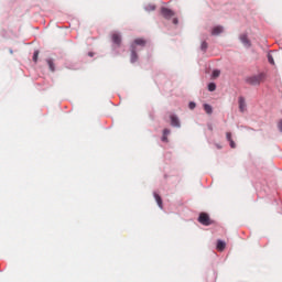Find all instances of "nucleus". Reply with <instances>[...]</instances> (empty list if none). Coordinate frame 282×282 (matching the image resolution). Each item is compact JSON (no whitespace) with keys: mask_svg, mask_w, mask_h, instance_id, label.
Returning a JSON list of instances; mask_svg holds the SVG:
<instances>
[{"mask_svg":"<svg viewBox=\"0 0 282 282\" xmlns=\"http://www.w3.org/2000/svg\"><path fill=\"white\" fill-rule=\"evenodd\" d=\"M268 61L271 65H274V58L272 57V55H268Z\"/></svg>","mask_w":282,"mask_h":282,"instance_id":"obj_19","label":"nucleus"},{"mask_svg":"<svg viewBox=\"0 0 282 282\" xmlns=\"http://www.w3.org/2000/svg\"><path fill=\"white\" fill-rule=\"evenodd\" d=\"M198 221L203 226H210V224H213V220H210V216H208V214L206 213L199 214Z\"/></svg>","mask_w":282,"mask_h":282,"instance_id":"obj_2","label":"nucleus"},{"mask_svg":"<svg viewBox=\"0 0 282 282\" xmlns=\"http://www.w3.org/2000/svg\"><path fill=\"white\" fill-rule=\"evenodd\" d=\"M161 14L164 19H173V17H175V12H173V10L166 8V7H163L161 8Z\"/></svg>","mask_w":282,"mask_h":282,"instance_id":"obj_4","label":"nucleus"},{"mask_svg":"<svg viewBox=\"0 0 282 282\" xmlns=\"http://www.w3.org/2000/svg\"><path fill=\"white\" fill-rule=\"evenodd\" d=\"M226 138H227L228 142H230V140H232V133L227 132Z\"/></svg>","mask_w":282,"mask_h":282,"instance_id":"obj_20","label":"nucleus"},{"mask_svg":"<svg viewBox=\"0 0 282 282\" xmlns=\"http://www.w3.org/2000/svg\"><path fill=\"white\" fill-rule=\"evenodd\" d=\"M171 134V130L170 129H164L163 130V135H170Z\"/></svg>","mask_w":282,"mask_h":282,"instance_id":"obj_23","label":"nucleus"},{"mask_svg":"<svg viewBox=\"0 0 282 282\" xmlns=\"http://www.w3.org/2000/svg\"><path fill=\"white\" fill-rule=\"evenodd\" d=\"M154 199H155V202H156L159 208H163V205H162V197L159 196L158 193H154Z\"/></svg>","mask_w":282,"mask_h":282,"instance_id":"obj_12","label":"nucleus"},{"mask_svg":"<svg viewBox=\"0 0 282 282\" xmlns=\"http://www.w3.org/2000/svg\"><path fill=\"white\" fill-rule=\"evenodd\" d=\"M216 248L218 252H224V250H226V242L223 240H218Z\"/></svg>","mask_w":282,"mask_h":282,"instance_id":"obj_9","label":"nucleus"},{"mask_svg":"<svg viewBox=\"0 0 282 282\" xmlns=\"http://www.w3.org/2000/svg\"><path fill=\"white\" fill-rule=\"evenodd\" d=\"M173 23H174V25H177V23H180V21L177 20V18H174V19H173Z\"/></svg>","mask_w":282,"mask_h":282,"instance_id":"obj_25","label":"nucleus"},{"mask_svg":"<svg viewBox=\"0 0 282 282\" xmlns=\"http://www.w3.org/2000/svg\"><path fill=\"white\" fill-rule=\"evenodd\" d=\"M170 118H171V124L173 127H176L177 129L182 127V124L180 123V119L176 116L172 115Z\"/></svg>","mask_w":282,"mask_h":282,"instance_id":"obj_7","label":"nucleus"},{"mask_svg":"<svg viewBox=\"0 0 282 282\" xmlns=\"http://www.w3.org/2000/svg\"><path fill=\"white\" fill-rule=\"evenodd\" d=\"M265 80V74L260 73L258 75H253V76H249L246 78V83H248V85H261V83H263Z\"/></svg>","mask_w":282,"mask_h":282,"instance_id":"obj_1","label":"nucleus"},{"mask_svg":"<svg viewBox=\"0 0 282 282\" xmlns=\"http://www.w3.org/2000/svg\"><path fill=\"white\" fill-rule=\"evenodd\" d=\"M238 102H239V109L241 113H243V111H246V98L239 97Z\"/></svg>","mask_w":282,"mask_h":282,"instance_id":"obj_8","label":"nucleus"},{"mask_svg":"<svg viewBox=\"0 0 282 282\" xmlns=\"http://www.w3.org/2000/svg\"><path fill=\"white\" fill-rule=\"evenodd\" d=\"M200 50H202L203 52H206V51L208 50V43L203 42V43L200 44Z\"/></svg>","mask_w":282,"mask_h":282,"instance_id":"obj_16","label":"nucleus"},{"mask_svg":"<svg viewBox=\"0 0 282 282\" xmlns=\"http://www.w3.org/2000/svg\"><path fill=\"white\" fill-rule=\"evenodd\" d=\"M239 39L245 47H252V42H250V39H248V34L242 33L240 34Z\"/></svg>","mask_w":282,"mask_h":282,"instance_id":"obj_5","label":"nucleus"},{"mask_svg":"<svg viewBox=\"0 0 282 282\" xmlns=\"http://www.w3.org/2000/svg\"><path fill=\"white\" fill-rule=\"evenodd\" d=\"M112 43H115V45H118V47H120V44L122 43V37L120 36V34L118 33L112 34Z\"/></svg>","mask_w":282,"mask_h":282,"instance_id":"obj_6","label":"nucleus"},{"mask_svg":"<svg viewBox=\"0 0 282 282\" xmlns=\"http://www.w3.org/2000/svg\"><path fill=\"white\" fill-rule=\"evenodd\" d=\"M221 75V70H219V69H215V70H213V73H212V78H219V76Z\"/></svg>","mask_w":282,"mask_h":282,"instance_id":"obj_15","label":"nucleus"},{"mask_svg":"<svg viewBox=\"0 0 282 282\" xmlns=\"http://www.w3.org/2000/svg\"><path fill=\"white\" fill-rule=\"evenodd\" d=\"M204 111L206 113H208V116H210V113H213V106L208 105V104H205L204 105Z\"/></svg>","mask_w":282,"mask_h":282,"instance_id":"obj_14","label":"nucleus"},{"mask_svg":"<svg viewBox=\"0 0 282 282\" xmlns=\"http://www.w3.org/2000/svg\"><path fill=\"white\" fill-rule=\"evenodd\" d=\"M195 107H197V105L195 102L191 101L189 105H188V108L189 109H195Z\"/></svg>","mask_w":282,"mask_h":282,"instance_id":"obj_22","label":"nucleus"},{"mask_svg":"<svg viewBox=\"0 0 282 282\" xmlns=\"http://www.w3.org/2000/svg\"><path fill=\"white\" fill-rule=\"evenodd\" d=\"M162 142H169V137L166 134H163Z\"/></svg>","mask_w":282,"mask_h":282,"instance_id":"obj_24","label":"nucleus"},{"mask_svg":"<svg viewBox=\"0 0 282 282\" xmlns=\"http://www.w3.org/2000/svg\"><path fill=\"white\" fill-rule=\"evenodd\" d=\"M131 63H137L138 61V51L134 50V47L131 48Z\"/></svg>","mask_w":282,"mask_h":282,"instance_id":"obj_11","label":"nucleus"},{"mask_svg":"<svg viewBox=\"0 0 282 282\" xmlns=\"http://www.w3.org/2000/svg\"><path fill=\"white\" fill-rule=\"evenodd\" d=\"M229 144H230L231 149L237 148V144L235 143V141L232 139L229 141Z\"/></svg>","mask_w":282,"mask_h":282,"instance_id":"obj_21","label":"nucleus"},{"mask_svg":"<svg viewBox=\"0 0 282 282\" xmlns=\"http://www.w3.org/2000/svg\"><path fill=\"white\" fill-rule=\"evenodd\" d=\"M224 32V26H215L212 31L213 36H218V34H221Z\"/></svg>","mask_w":282,"mask_h":282,"instance_id":"obj_10","label":"nucleus"},{"mask_svg":"<svg viewBox=\"0 0 282 282\" xmlns=\"http://www.w3.org/2000/svg\"><path fill=\"white\" fill-rule=\"evenodd\" d=\"M46 63H47L48 68H50L51 72H56V66L54 65L53 59H46Z\"/></svg>","mask_w":282,"mask_h":282,"instance_id":"obj_13","label":"nucleus"},{"mask_svg":"<svg viewBox=\"0 0 282 282\" xmlns=\"http://www.w3.org/2000/svg\"><path fill=\"white\" fill-rule=\"evenodd\" d=\"M33 61L34 63H37L39 61V51H35L34 54H33Z\"/></svg>","mask_w":282,"mask_h":282,"instance_id":"obj_18","label":"nucleus"},{"mask_svg":"<svg viewBox=\"0 0 282 282\" xmlns=\"http://www.w3.org/2000/svg\"><path fill=\"white\" fill-rule=\"evenodd\" d=\"M215 89H217V85H215V83H210V84L208 85V90H209V91H215Z\"/></svg>","mask_w":282,"mask_h":282,"instance_id":"obj_17","label":"nucleus"},{"mask_svg":"<svg viewBox=\"0 0 282 282\" xmlns=\"http://www.w3.org/2000/svg\"><path fill=\"white\" fill-rule=\"evenodd\" d=\"M138 45L139 47H145L147 46V40L142 39V37H138L135 39L132 44H131V50H134L138 51Z\"/></svg>","mask_w":282,"mask_h":282,"instance_id":"obj_3","label":"nucleus"}]
</instances>
